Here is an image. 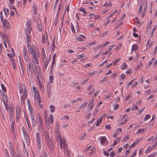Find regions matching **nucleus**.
Returning a JSON list of instances; mask_svg holds the SVG:
<instances>
[{"instance_id": "f257e3e1", "label": "nucleus", "mask_w": 157, "mask_h": 157, "mask_svg": "<svg viewBox=\"0 0 157 157\" xmlns=\"http://www.w3.org/2000/svg\"><path fill=\"white\" fill-rule=\"evenodd\" d=\"M60 148L61 149L63 148L65 155L67 156L70 157V151L68 148L66 142H63V143H62V142H61V143H60Z\"/></svg>"}, {"instance_id": "f03ea898", "label": "nucleus", "mask_w": 157, "mask_h": 157, "mask_svg": "<svg viewBox=\"0 0 157 157\" xmlns=\"http://www.w3.org/2000/svg\"><path fill=\"white\" fill-rule=\"evenodd\" d=\"M45 136L47 146L49 150L52 153L54 149V146L53 144V141L52 140L49 139L47 133L45 134Z\"/></svg>"}, {"instance_id": "7ed1b4c3", "label": "nucleus", "mask_w": 157, "mask_h": 157, "mask_svg": "<svg viewBox=\"0 0 157 157\" xmlns=\"http://www.w3.org/2000/svg\"><path fill=\"white\" fill-rule=\"evenodd\" d=\"M56 139L58 141H60V143H61V142L62 143H63V142H65V141L64 140H63L61 136L60 132L59 129H56Z\"/></svg>"}, {"instance_id": "20e7f679", "label": "nucleus", "mask_w": 157, "mask_h": 157, "mask_svg": "<svg viewBox=\"0 0 157 157\" xmlns=\"http://www.w3.org/2000/svg\"><path fill=\"white\" fill-rule=\"evenodd\" d=\"M30 113L32 121V126L33 127H34L36 125V121L37 120L36 117L34 114L32 110H31L30 111Z\"/></svg>"}, {"instance_id": "39448f33", "label": "nucleus", "mask_w": 157, "mask_h": 157, "mask_svg": "<svg viewBox=\"0 0 157 157\" xmlns=\"http://www.w3.org/2000/svg\"><path fill=\"white\" fill-rule=\"evenodd\" d=\"M23 87L24 93H23L22 95L21 96V103L23 105H24L25 103L24 100L26 99L27 95V93L26 92V87L25 86V85H23Z\"/></svg>"}, {"instance_id": "423d86ee", "label": "nucleus", "mask_w": 157, "mask_h": 157, "mask_svg": "<svg viewBox=\"0 0 157 157\" xmlns=\"http://www.w3.org/2000/svg\"><path fill=\"white\" fill-rule=\"evenodd\" d=\"M36 141L38 148V149H40L41 147L42 143L41 142V139L40 137V134L39 133H36Z\"/></svg>"}, {"instance_id": "0eeeda50", "label": "nucleus", "mask_w": 157, "mask_h": 157, "mask_svg": "<svg viewBox=\"0 0 157 157\" xmlns=\"http://www.w3.org/2000/svg\"><path fill=\"white\" fill-rule=\"evenodd\" d=\"M49 117L50 119H49L48 116H44L45 121L46 124L47 123L52 124L53 122L54 117L53 115L51 114H50Z\"/></svg>"}, {"instance_id": "6e6552de", "label": "nucleus", "mask_w": 157, "mask_h": 157, "mask_svg": "<svg viewBox=\"0 0 157 157\" xmlns=\"http://www.w3.org/2000/svg\"><path fill=\"white\" fill-rule=\"evenodd\" d=\"M32 56L36 64H39V62L38 57H40V54L38 52L34 53V52H33Z\"/></svg>"}, {"instance_id": "1a4fd4ad", "label": "nucleus", "mask_w": 157, "mask_h": 157, "mask_svg": "<svg viewBox=\"0 0 157 157\" xmlns=\"http://www.w3.org/2000/svg\"><path fill=\"white\" fill-rule=\"evenodd\" d=\"M23 57L25 61L27 62L29 60L28 55L27 51L25 48L23 50Z\"/></svg>"}, {"instance_id": "9d476101", "label": "nucleus", "mask_w": 157, "mask_h": 157, "mask_svg": "<svg viewBox=\"0 0 157 157\" xmlns=\"http://www.w3.org/2000/svg\"><path fill=\"white\" fill-rule=\"evenodd\" d=\"M3 27L7 29L10 28V24L8 21L6 19H5L3 22Z\"/></svg>"}, {"instance_id": "9b49d317", "label": "nucleus", "mask_w": 157, "mask_h": 157, "mask_svg": "<svg viewBox=\"0 0 157 157\" xmlns=\"http://www.w3.org/2000/svg\"><path fill=\"white\" fill-rule=\"evenodd\" d=\"M43 69L45 70L47 67V66L49 63V60H47L46 58L43 59Z\"/></svg>"}, {"instance_id": "f8f14e48", "label": "nucleus", "mask_w": 157, "mask_h": 157, "mask_svg": "<svg viewBox=\"0 0 157 157\" xmlns=\"http://www.w3.org/2000/svg\"><path fill=\"white\" fill-rule=\"evenodd\" d=\"M16 120L17 121V119L18 120L20 117L21 109L20 107L18 106L16 107Z\"/></svg>"}, {"instance_id": "ddd939ff", "label": "nucleus", "mask_w": 157, "mask_h": 157, "mask_svg": "<svg viewBox=\"0 0 157 157\" xmlns=\"http://www.w3.org/2000/svg\"><path fill=\"white\" fill-rule=\"evenodd\" d=\"M51 86L50 84H48L47 86V94L48 97V98H50L51 95Z\"/></svg>"}, {"instance_id": "4468645a", "label": "nucleus", "mask_w": 157, "mask_h": 157, "mask_svg": "<svg viewBox=\"0 0 157 157\" xmlns=\"http://www.w3.org/2000/svg\"><path fill=\"white\" fill-rule=\"evenodd\" d=\"M122 129L121 128H117L115 131L114 134L113 135V136L114 138L116 137L118 134L122 131Z\"/></svg>"}, {"instance_id": "2eb2a0df", "label": "nucleus", "mask_w": 157, "mask_h": 157, "mask_svg": "<svg viewBox=\"0 0 157 157\" xmlns=\"http://www.w3.org/2000/svg\"><path fill=\"white\" fill-rule=\"evenodd\" d=\"M31 24H28L26 27V28L25 29V33H30L31 31V29L30 28Z\"/></svg>"}, {"instance_id": "dca6fc26", "label": "nucleus", "mask_w": 157, "mask_h": 157, "mask_svg": "<svg viewBox=\"0 0 157 157\" xmlns=\"http://www.w3.org/2000/svg\"><path fill=\"white\" fill-rule=\"evenodd\" d=\"M38 116L39 121V126L42 129V128L44 126V124L41 118L40 115H38Z\"/></svg>"}, {"instance_id": "f3484780", "label": "nucleus", "mask_w": 157, "mask_h": 157, "mask_svg": "<svg viewBox=\"0 0 157 157\" xmlns=\"http://www.w3.org/2000/svg\"><path fill=\"white\" fill-rule=\"evenodd\" d=\"M23 143L24 145L26 144L27 145L29 144V137H26V138H25V141H23Z\"/></svg>"}, {"instance_id": "a211bd4d", "label": "nucleus", "mask_w": 157, "mask_h": 157, "mask_svg": "<svg viewBox=\"0 0 157 157\" xmlns=\"http://www.w3.org/2000/svg\"><path fill=\"white\" fill-rule=\"evenodd\" d=\"M88 104V102L87 101H85L79 107V108L80 109H83Z\"/></svg>"}, {"instance_id": "6ab92c4d", "label": "nucleus", "mask_w": 157, "mask_h": 157, "mask_svg": "<svg viewBox=\"0 0 157 157\" xmlns=\"http://www.w3.org/2000/svg\"><path fill=\"white\" fill-rule=\"evenodd\" d=\"M28 51L29 53L30 51L31 52V54H32V55L33 54V52L34 53H36V51L35 49H33V48H32L31 46L30 45V47H29V48H28Z\"/></svg>"}, {"instance_id": "aec40b11", "label": "nucleus", "mask_w": 157, "mask_h": 157, "mask_svg": "<svg viewBox=\"0 0 157 157\" xmlns=\"http://www.w3.org/2000/svg\"><path fill=\"white\" fill-rule=\"evenodd\" d=\"M23 84L22 86H21V84H19L18 85V89L19 90V92L20 93L24 92V87Z\"/></svg>"}, {"instance_id": "412c9836", "label": "nucleus", "mask_w": 157, "mask_h": 157, "mask_svg": "<svg viewBox=\"0 0 157 157\" xmlns=\"http://www.w3.org/2000/svg\"><path fill=\"white\" fill-rule=\"evenodd\" d=\"M3 41H6V42L8 43L9 40L7 39V37L6 34H2V38Z\"/></svg>"}, {"instance_id": "4be33fe9", "label": "nucleus", "mask_w": 157, "mask_h": 157, "mask_svg": "<svg viewBox=\"0 0 157 157\" xmlns=\"http://www.w3.org/2000/svg\"><path fill=\"white\" fill-rule=\"evenodd\" d=\"M46 39H47V36L46 34V36L45 35H43L42 36V41L43 43H46Z\"/></svg>"}, {"instance_id": "5701e85b", "label": "nucleus", "mask_w": 157, "mask_h": 157, "mask_svg": "<svg viewBox=\"0 0 157 157\" xmlns=\"http://www.w3.org/2000/svg\"><path fill=\"white\" fill-rule=\"evenodd\" d=\"M33 10L34 12V13L35 15H36L37 13V7L35 5L33 6Z\"/></svg>"}, {"instance_id": "b1692460", "label": "nucleus", "mask_w": 157, "mask_h": 157, "mask_svg": "<svg viewBox=\"0 0 157 157\" xmlns=\"http://www.w3.org/2000/svg\"><path fill=\"white\" fill-rule=\"evenodd\" d=\"M94 98H92L90 100V102L88 103V105H95V104L94 103Z\"/></svg>"}, {"instance_id": "393cba45", "label": "nucleus", "mask_w": 157, "mask_h": 157, "mask_svg": "<svg viewBox=\"0 0 157 157\" xmlns=\"http://www.w3.org/2000/svg\"><path fill=\"white\" fill-rule=\"evenodd\" d=\"M3 10L5 14L6 15V16H7L9 14V11L8 9L6 8H5Z\"/></svg>"}, {"instance_id": "a878e982", "label": "nucleus", "mask_w": 157, "mask_h": 157, "mask_svg": "<svg viewBox=\"0 0 157 157\" xmlns=\"http://www.w3.org/2000/svg\"><path fill=\"white\" fill-rule=\"evenodd\" d=\"M42 59H46V55L44 51V48H43L42 50Z\"/></svg>"}, {"instance_id": "bb28decb", "label": "nucleus", "mask_w": 157, "mask_h": 157, "mask_svg": "<svg viewBox=\"0 0 157 157\" xmlns=\"http://www.w3.org/2000/svg\"><path fill=\"white\" fill-rule=\"evenodd\" d=\"M138 48V46L136 44H134L132 45V48L131 49V51H134L136 50Z\"/></svg>"}, {"instance_id": "cd10ccee", "label": "nucleus", "mask_w": 157, "mask_h": 157, "mask_svg": "<svg viewBox=\"0 0 157 157\" xmlns=\"http://www.w3.org/2000/svg\"><path fill=\"white\" fill-rule=\"evenodd\" d=\"M55 39H54L52 41V51H53L54 52L55 50V47H56L55 45Z\"/></svg>"}, {"instance_id": "c85d7f7f", "label": "nucleus", "mask_w": 157, "mask_h": 157, "mask_svg": "<svg viewBox=\"0 0 157 157\" xmlns=\"http://www.w3.org/2000/svg\"><path fill=\"white\" fill-rule=\"evenodd\" d=\"M106 137L105 136L102 137L100 139L101 143V144H103L105 142Z\"/></svg>"}, {"instance_id": "c756f323", "label": "nucleus", "mask_w": 157, "mask_h": 157, "mask_svg": "<svg viewBox=\"0 0 157 157\" xmlns=\"http://www.w3.org/2000/svg\"><path fill=\"white\" fill-rule=\"evenodd\" d=\"M25 120L27 121V124L28 126V127L29 129L31 128V125L30 124V122L29 121V119L27 117L25 118Z\"/></svg>"}, {"instance_id": "7c9ffc66", "label": "nucleus", "mask_w": 157, "mask_h": 157, "mask_svg": "<svg viewBox=\"0 0 157 157\" xmlns=\"http://www.w3.org/2000/svg\"><path fill=\"white\" fill-rule=\"evenodd\" d=\"M112 3L110 2L109 3H108V2H106L103 5V6L105 7V6H108L110 7L112 6Z\"/></svg>"}, {"instance_id": "2f4dec72", "label": "nucleus", "mask_w": 157, "mask_h": 157, "mask_svg": "<svg viewBox=\"0 0 157 157\" xmlns=\"http://www.w3.org/2000/svg\"><path fill=\"white\" fill-rule=\"evenodd\" d=\"M102 118H100V119H99L98 120L96 124V126H98L101 123L102 121Z\"/></svg>"}, {"instance_id": "473e14b6", "label": "nucleus", "mask_w": 157, "mask_h": 157, "mask_svg": "<svg viewBox=\"0 0 157 157\" xmlns=\"http://www.w3.org/2000/svg\"><path fill=\"white\" fill-rule=\"evenodd\" d=\"M154 148L152 147H149L145 151V152L146 153L149 152L150 151L152 150Z\"/></svg>"}, {"instance_id": "72a5a7b5", "label": "nucleus", "mask_w": 157, "mask_h": 157, "mask_svg": "<svg viewBox=\"0 0 157 157\" xmlns=\"http://www.w3.org/2000/svg\"><path fill=\"white\" fill-rule=\"evenodd\" d=\"M156 155H157V151L151 154L150 155L147 156V157H155Z\"/></svg>"}, {"instance_id": "f704fd0d", "label": "nucleus", "mask_w": 157, "mask_h": 157, "mask_svg": "<svg viewBox=\"0 0 157 157\" xmlns=\"http://www.w3.org/2000/svg\"><path fill=\"white\" fill-rule=\"evenodd\" d=\"M87 135L85 133H84L82 136H81L79 137L80 140H83L86 137Z\"/></svg>"}, {"instance_id": "c9c22d12", "label": "nucleus", "mask_w": 157, "mask_h": 157, "mask_svg": "<svg viewBox=\"0 0 157 157\" xmlns=\"http://www.w3.org/2000/svg\"><path fill=\"white\" fill-rule=\"evenodd\" d=\"M28 33L27 32L26 33H26V40H30V35H29V33Z\"/></svg>"}, {"instance_id": "e433bc0d", "label": "nucleus", "mask_w": 157, "mask_h": 157, "mask_svg": "<svg viewBox=\"0 0 157 157\" xmlns=\"http://www.w3.org/2000/svg\"><path fill=\"white\" fill-rule=\"evenodd\" d=\"M50 108L51 109L50 112L51 113L54 112L55 111V107L53 105H50Z\"/></svg>"}, {"instance_id": "4c0bfd02", "label": "nucleus", "mask_w": 157, "mask_h": 157, "mask_svg": "<svg viewBox=\"0 0 157 157\" xmlns=\"http://www.w3.org/2000/svg\"><path fill=\"white\" fill-rule=\"evenodd\" d=\"M117 10H115L108 17V18H110L112 17L113 15H114L115 14V13H117Z\"/></svg>"}, {"instance_id": "58836bf2", "label": "nucleus", "mask_w": 157, "mask_h": 157, "mask_svg": "<svg viewBox=\"0 0 157 157\" xmlns=\"http://www.w3.org/2000/svg\"><path fill=\"white\" fill-rule=\"evenodd\" d=\"M128 67V66L125 63H124L123 65L121 66V68L123 70L126 69Z\"/></svg>"}, {"instance_id": "ea45409f", "label": "nucleus", "mask_w": 157, "mask_h": 157, "mask_svg": "<svg viewBox=\"0 0 157 157\" xmlns=\"http://www.w3.org/2000/svg\"><path fill=\"white\" fill-rule=\"evenodd\" d=\"M79 10L80 11L84 13V14L85 15V16H86V15L85 14L86 13H87L85 9L83 8L82 7H80L79 8Z\"/></svg>"}, {"instance_id": "a19ab883", "label": "nucleus", "mask_w": 157, "mask_h": 157, "mask_svg": "<svg viewBox=\"0 0 157 157\" xmlns=\"http://www.w3.org/2000/svg\"><path fill=\"white\" fill-rule=\"evenodd\" d=\"M155 26H156V25H155L153 29H152V30L151 31V37L153 36V33H154L155 31L156 30V27H155Z\"/></svg>"}, {"instance_id": "79ce46f5", "label": "nucleus", "mask_w": 157, "mask_h": 157, "mask_svg": "<svg viewBox=\"0 0 157 157\" xmlns=\"http://www.w3.org/2000/svg\"><path fill=\"white\" fill-rule=\"evenodd\" d=\"M37 29L40 32H41L42 30V26L41 24L38 25Z\"/></svg>"}, {"instance_id": "37998d69", "label": "nucleus", "mask_w": 157, "mask_h": 157, "mask_svg": "<svg viewBox=\"0 0 157 157\" xmlns=\"http://www.w3.org/2000/svg\"><path fill=\"white\" fill-rule=\"evenodd\" d=\"M150 115L149 114L146 115L144 118V121H146L148 120L150 117Z\"/></svg>"}, {"instance_id": "c03bdc74", "label": "nucleus", "mask_w": 157, "mask_h": 157, "mask_svg": "<svg viewBox=\"0 0 157 157\" xmlns=\"http://www.w3.org/2000/svg\"><path fill=\"white\" fill-rule=\"evenodd\" d=\"M120 60V59H116L113 62V64L115 65H116L117 63L119 62Z\"/></svg>"}, {"instance_id": "a18cd8bd", "label": "nucleus", "mask_w": 157, "mask_h": 157, "mask_svg": "<svg viewBox=\"0 0 157 157\" xmlns=\"http://www.w3.org/2000/svg\"><path fill=\"white\" fill-rule=\"evenodd\" d=\"M130 138V136L129 135H127V136H126L122 140V141H126L128 140H129Z\"/></svg>"}, {"instance_id": "49530a36", "label": "nucleus", "mask_w": 157, "mask_h": 157, "mask_svg": "<svg viewBox=\"0 0 157 157\" xmlns=\"http://www.w3.org/2000/svg\"><path fill=\"white\" fill-rule=\"evenodd\" d=\"M13 113H10L9 119L10 121L13 120Z\"/></svg>"}, {"instance_id": "de8ad7c7", "label": "nucleus", "mask_w": 157, "mask_h": 157, "mask_svg": "<svg viewBox=\"0 0 157 157\" xmlns=\"http://www.w3.org/2000/svg\"><path fill=\"white\" fill-rule=\"evenodd\" d=\"M94 86V84H91L89 85V86H88L87 89L88 90H90L93 86Z\"/></svg>"}, {"instance_id": "09e8293b", "label": "nucleus", "mask_w": 157, "mask_h": 157, "mask_svg": "<svg viewBox=\"0 0 157 157\" xmlns=\"http://www.w3.org/2000/svg\"><path fill=\"white\" fill-rule=\"evenodd\" d=\"M2 89L3 90L4 92H6V90L5 87L4 85L3 84H2L1 85Z\"/></svg>"}, {"instance_id": "8fccbe9b", "label": "nucleus", "mask_w": 157, "mask_h": 157, "mask_svg": "<svg viewBox=\"0 0 157 157\" xmlns=\"http://www.w3.org/2000/svg\"><path fill=\"white\" fill-rule=\"evenodd\" d=\"M26 44L28 48L30 47V45H31L30 40H26Z\"/></svg>"}, {"instance_id": "3c124183", "label": "nucleus", "mask_w": 157, "mask_h": 157, "mask_svg": "<svg viewBox=\"0 0 157 157\" xmlns=\"http://www.w3.org/2000/svg\"><path fill=\"white\" fill-rule=\"evenodd\" d=\"M142 138L137 139L134 142L136 144H137L139 142H140L142 140Z\"/></svg>"}, {"instance_id": "603ef678", "label": "nucleus", "mask_w": 157, "mask_h": 157, "mask_svg": "<svg viewBox=\"0 0 157 157\" xmlns=\"http://www.w3.org/2000/svg\"><path fill=\"white\" fill-rule=\"evenodd\" d=\"M28 68L30 72H31L32 71V69L31 65L30 64H29L28 65Z\"/></svg>"}, {"instance_id": "864d4df0", "label": "nucleus", "mask_w": 157, "mask_h": 157, "mask_svg": "<svg viewBox=\"0 0 157 157\" xmlns=\"http://www.w3.org/2000/svg\"><path fill=\"white\" fill-rule=\"evenodd\" d=\"M142 67V64L141 63H140L137 66V70H139Z\"/></svg>"}, {"instance_id": "5fc2aeb1", "label": "nucleus", "mask_w": 157, "mask_h": 157, "mask_svg": "<svg viewBox=\"0 0 157 157\" xmlns=\"http://www.w3.org/2000/svg\"><path fill=\"white\" fill-rule=\"evenodd\" d=\"M9 109H10V113H12L13 114V113L14 111V108H12V107H11V108H9Z\"/></svg>"}, {"instance_id": "6e6d98bb", "label": "nucleus", "mask_w": 157, "mask_h": 157, "mask_svg": "<svg viewBox=\"0 0 157 157\" xmlns=\"http://www.w3.org/2000/svg\"><path fill=\"white\" fill-rule=\"evenodd\" d=\"M116 154V153L115 152L112 151L110 153V157H113L114 155Z\"/></svg>"}, {"instance_id": "4d7b16f0", "label": "nucleus", "mask_w": 157, "mask_h": 157, "mask_svg": "<svg viewBox=\"0 0 157 157\" xmlns=\"http://www.w3.org/2000/svg\"><path fill=\"white\" fill-rule=\"evenodd\" d=\"M144 131V129H140L138 130L137 132H136V133H140L141 132H143Z\"/></svg>"}, {"instance_id": "13d9d810", "label": "nucleus", "mask_w": 157, "mask_h": 157, "mask_svg": "<svg viewBox=\"0 0 157 157\" xmlns=\"http://www.w3.org/2000/svg\"><path fill=\"white\" fill-rule=\"evenodd\" d=\"M109 31H106L103 32L102 33V36H105L106 35H107V34H109Z\"/></svg>"}, {"instance_id": "bf43d9fd", "label": "nucleus", "mask_w": 157, "mask_h": 157, "mask_svg": "<svg viewBox=\"0 0 157 157\" xmlns=\"http://www.w3.org/2000/svg\"><path fill=\"white\" fill-rule=\"evenodd\" d=\"M102 46V45L98 46L96 47H95L94 48V51H96V50H98V49H99V48H100Z\"/></svg>"}, {"instance_id": "052dcab7", "label": "nucleus", "mask_w": 157, "mask_h": 157, "mask_svg": "<svg viewBox=\"0 0 157 157\" xmlns=\"http://www.w3.org/2000/svg\"><path fill=\"white\" fill-rule=\"evenodd\" d=\"M140 8H139V13H140L142 11V8L143 7V5L142 4L141 5H140Z\"/></svg>"}, {"instance_id": "680f3d73", "label": "nucleus", "mask_w": 157, "mask_h": 157, "mask_svg": "<svg viewBox=\"0 0 157 157\" xmlns=\"http://www.w3.org/2000/svg\"><path fill=\"white\" fill-rule=\"evenodd\" d=\"M100 91L99 90H98L96 91V92L93 95V96L96 97L98 94L100 93Z\"/></svg>"}, {"instance_id": "e2e57ef3", "label": "nucleus", "mask_w": 157, "mask_h": 157, "mask_svg": "<svg viewBox=\"0 0 157 157\" xmlns=\"http://www.w3.org/2000/svg\"><path fill=\"white\" fill-rule=\"evenodd\" d=\"M154 60V58H153L152 59H151L149 62V66L151 65V64L153 62V61Z\"/></svg>"}, {"instance_id": "0e129e2a", "label": "nucleus", "mask_w": 157, "mask_h": 157, "mask_svg": "<svg viewBox=\"0 0 157 157\" xmlns=\"http://www.w3.org/2000/svg\"><path fill=\"white\" fill-rule=\"evenodd\" d=\"M121 80H122L123 79H124L125 78V75L124 74H122L121 75Z\"/></svg>"}, {"instance_id": "69168bd1", "label": "nucleus", "mask_w": 157, "mask_h": 157, "mask_svg": "<svg viewBox=\"0 0 157 157\" xmlns=\"http://www.w3.org/2000/svg\"><path fill=\"white\" fill-rule=\"evenodd\" d=\"M103 154L106 156H109V153L105 150L103 151Z\"/></svg>"}, {"instance_id": "338daca9", "label": "nucleus", "mask_w": 157, "mask_h": 157, "mask_svg": "<svg viewBox=\"0 0 157 157\" xmlns=\"http://www.w3.org/2000/svg\"><path fill=\"white\" fill-rule=\"evenodd\" d=\"M53 79V77L52 75H50L49 76V80L51 83L53 82L52 80Z\"/></svg>"}, {"instance_id": "774afa93", "label": "nucleus", "mask_w": 157, "mask_h": 157, "mask_svg": "<svg viewBox=\"0 0 157 157\" xmlns=\"http://www.w3.org/2000/svg\"><path fill=\"white\" fill-rule=\"evenodd\" d=\"M87 26H88L89 28H91V27H94V24L91 23V24H89L87 25Z\"/></svg>"}]
</instances>
